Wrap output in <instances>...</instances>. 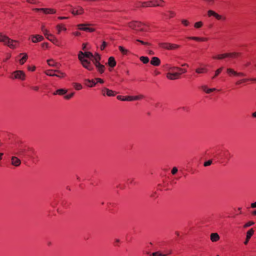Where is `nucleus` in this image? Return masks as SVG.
I'll return each instance as SVG.
<instances>
[{
	"mask_svg": "<svg viewBox=\"0 0 256 256\" xmlns=\"http://www.w3.org/2000/svg\"><path fill=\"white\" fill-rule=\"evenodd\" d=\"M78 58L82 66L88 71H93L94 66L100 74L106 70L105 66L100 62L101 56L98 53L93 54L90 52L80 51Z\"/></svg>",
	"mask_w": 256,
	"mask_h": 256,
	"instance_id": "nucleus-1",
	"label": "nucleus"
},
{
	"mask_svg": "<svg viewBox=\"0 0 256 256\" xmlns=\"http://www.w3.org/2000/svg\"><path fill=\"white\" fill-rule=\"evenodd\" d=\"M164 67L168 71L166 74V78L170 80L178 79L180 78L182 74L187 72V70L186 68L172 66L168 64H164Z\"/></svg>",
	"mask_w": 256,
	"mask_h": 256,
	"instance_id": "nucleus-2",
	"label": "nucleus"
},
{
	"mask_svg": "<svg viewBox=\"0 0 256 256\" xmlns=\"http://www.w3.org/2000/svg\"><path fill=\"white\" fill-rule=\"evenodd\" d=\"M129 28L136 31L146 32L148 26L144 23L138 21H132L128 23Z\"/></svg>",
	"mask_w": 256,
	"mask_h": 256,
	"instance_id": "nucleus-3",
	"label": "nucleus"
},
{
	"mask_svg": "<svg viewBox=\"0 0 256 256\" xmlns=\"http://www.w3.org/2000/svg\"><path fill=\"white\" fill-rule=\"evenodd\" d=\"M158 45L160 48L168 50H176L180 48L179 44L168 42H159Z\"/></svg>",
	"mask_w": 256,
	"mask_h": 256,
	"instance_id": "nucleus-4",
	"label": "nucleus"
},
{
	"mask_svg": "<svg viewBox=\"0 0 256 256\" xmlns=\"http://www.w3.org/2000/svg\"><path fill=\"white\" fill-rule=\"evenodd\" d=\"M26 75L24 72L21 70H18L12 72L10 78L12 80H24L26 79Z\"/></svg>",
	"mask_w": 256,
	"mask_h": 256,
	"instance_id": "nucleus-5",
	"label": "nucleus"
},
{
	"mask_svg": "<svg viewBox=\"0 0 256 256\" xmlns=\"http://www.w3.org/2000/svg\"><path fill=\"white\" fill-rule=\"evenodd\" d=\"M92 26V24H78L77 27L80 30L92 32H94L96 29L90 27Z\"/></svg>",
	"mask_w": 256,
	"mask_h": 256,
	"instance_id": "nucleus-6",
	"label": "nucleus"
},
{
	"mask_svg": "<svg viewBox=\"0 0 256 256\" xmlns=\"http://www.w3.org/2000/svg\"><path fill=\"white\" fill-rule=\"evenodd\" d=\"M19 44L20 42L18 40L10 39L8 36L4 44L10 48L15 49L19 46Z\"/></svg>",
	"mask_w": 256,
	"mask_h": 256,
	"instance_id": "nucleus-7",
	"label": "nucleus"
},
{
	"mask_svg": "<svg viewBox=\"0 0 256 256\" xmlns=\"http://www.w3.org/2000/svg\"><path fill=\"white\" fill-rule=\"evenodd\" d=\"M208 16L209 17L213 16L218 20H225L226 19V17L218 14L212 10H208Z\"/></svg>",
	"mask_w": 256,
	"mask_h": 256,
	"instance_id": "nucleus-8",
	"label": "nucleus"
},
{
	"mask_svg": "<svg viewBox=\"0 0 256 256\" xmlns=\"http://www.w3.org/2000/svg\"><path fill=\"white\" fill-rule=\"evenodd\" d=\"M71 13L74 16L82 15L84 13V9L81 6H77L73 8L71 10Z\"/></svg>",
	"mask_w": 256,
	"mask_h": 256,
	"instance_id": "nucleus-9",
	"label": "nucleus"
},
{
	"mask_svg": "<svg viewBox=\"0 0 256 256\" xmlns=\"http://www.w3.org/2000/svg\"><path fill=\"white\" fill-rule=\"evenodd\" d=\"M30 38L32 40V42L34 43L40 42L44 40V36L40 34L32 35Z\"/></svg>",
	"mask_w": 256,
	"mask_h": 256,
	"instance_id": "nucleus-10",
	"label": "nucleus"
},
{
	"mask_svg": "<svg viewBox=\"0 0 256 256\" xmlns=\"http://www.w3.org/2000/svg\"><path fill=\"white\" fill-rule=\"evenodd\" d=\"M102 92L103 96L106 95L108 96H114L116 94L114 91L106 88H102Z\"/></svg>",
	"mask_w": 256,
	"mask_h": 256,
	"instance_id": "nucleus-11",
	"label": "nucleus"
},
{
	"mask_svg": "<svg viewBox=\"0 0 256 256\" xmlns=\"http://www.w3.org/2000/svg\"><path fill=\"white\" fill-rule=\"evenodd\" d=\"M136 6L138 8L152 7L151 0L148 1V2H140L137 4Z\"/></svg>",
	"mask_w": 256,
	"mask_h": 256,
	"instance_id": "nucleus-12",
	"label": "nucleus"
},
{
	"mask_svg": "<svg viewBox=\"0 0 256 256\" xmlns=\"http://www.w3.org/2000/svg\"><path fill=\"white\" fill-rule=\"evenodd\" d=\"M56 34H60L62 32H66L67 29L63 24H58L56 26Z\"/></svg>",
	"mask_w": 256,
	"mask_h": 256,
	"instance_id": "nucleus-13",
	"label": "nucleus"
},
{
	"mask_svg": "<svg viewBox=\"0 0 256 256\" xmlns=\"http://www.w3.org/2000/svg\"><path fill=\"white\" fill-rule=\"evenodd\" d=\"M18 56L21 57L19 60V63L21 65L24 64L28 58V54L26 53H21L19 54Z\"/></svg>",
	"mask_w": 256,
	"mask_h": 256,
	"instance_id": "nucleus-14",
	"label": "nucleus"
},
{
	"mask_svg": "<svg viewBox=\"0 0 256 256\" xmlns=\"http://www.w3.org/2000/svg\"><path fill=\"white\" fill-rule=\"evenodd\" d=\"M84 84L87 86L92 88L96 85V82L95 78L93 80L86 79L84 80Z\"/></svg>",
	"mask_w": 256,
	"mask_h": 256,
	"instance_id": "nucleus-15",
	"label": "nucleus"
},
{
	"mask_svg": "<svg viewBox=\"0 0 256 256\" xmlns=\"http://www.w3.org/2000/svg\"><path fill=\"white\" fill-rule=\"evenodd\" d=\"M152 6H163L164 2L163 0H152Z\"/></svg>",
	"mask_w": 256,
	"mask_h": 256,
	"instance_id": "nucleus-16",
	"label": "nucleus"
},
{
	"mask_svg": "<svg viewBox=\"0 0 256 256\" xmlns=\"http://www.w3.org/2000/svg\"><path fill=\"white\" fill-rule=\"evenodd\" d=\"M11 164L15 166H18L20 164L21 161L17 157L12 156L11 158Z\"/></svg>",
	"mask_w": 256,
	"mask_h": 256,
	"instance_id": "nucleus-17",
	"label": "nucleus"
},
{
	"mask_svg": "<svg viewBox=\"0 0 256 256\" xmlns=\"http://www.w3.org/2000/svg\"><path fill=\"white\" fill-rule=\"evenodd\" d=\"M220 239V236L216 232L212 233L210 235V240L212 242H217Z\"/></svg>",
	"mask_w": 256,
	"mask_h": 256,
	"instance_id": "nucleus-18",
	"label": "nucleus"
},
{
	"mask_svg": "<svg viewBox=\"0 0 256 256\" xmlns=\"http://www.w3.org/2000/svg\"><path fill=\"white\" fill-rule=\"evenodd\" d=\"M42 12L46 14H52L56 12V10L54 8H43Z\"/></svg>",
	"mask_w": 256,
	"mask_h": 256,
	"instance_id": "nucleus-19",
	"label": "nucleus"
},
{
	"mask_svg": "<svg viewBox=\"0 0 256 256\" xmlns=\"http://www.w3.org/2000/svg\"><path fill=\"white\" fill-rule=\"evenodd\" d=\"M227 74L230 76H237V72L232 68H227L226 70Z\"/></svg>",
	"mask_w": 256,
	"mask_h": 256,
	"instance_id": "nucleus-20",
	"label": "nucleus"
},
{
	"mask_svg": "<svg viewBox=\"0 0 256 256\" xmlns=\"http://www.w3.org/2000/svg\"><path fill=\"white\" fill-rule=\"evenodd\" d=\"M227 54L228 58H238L241 55V54L238 52H227Z\"/></svg>",
	"mask_w": 256,
	"mask_h": 256,
	"instance_id": "nucleus-21",
	"label": "nucleus"
},
{
	"mask_svg": "<svg viewBox=\"0 0 256 256\" xmlns=\"http://www.w3.org/2000/svg\"><path fill=\"white\" fill-rule=\"evenodd\" d=\"M150 64L154 66H158L160 64V60L158 57H152L150 60Z\"/></svg>",
	"mask_w": 256,
	"mask_h": 256,
	"instance_id": "nucleus-22",
	"label": "nucleus"
},
{
	"mask_svg": "<svg viewBox=\"0 0 256 256\" xmlns=\"http://www.w3.org/2000/svg\"><path fill=\"white\" fill-rule=\"evenodd\" d=\"M227 56H228L227 53L218 54L216 56H213L212 58L214 59V60H221L224 59L226 58H228Z\"/></svg>",
	"mask_w": 256,
	"mask_h": 256,
	"instance_id": "nucleus-23",
	"label": "nucleus"
},
{
	"mask_svg": "<svg viewBox=\"0 0 256 256\" xmlns=\"http://www.w3.org/2000/svg\"><path fill=\"white\" fill-rule=\"evenodd\" d=\"M107 64L111 68H114L116 65V62L114 57L110 56L108 58Z\"/></svg>",
	"mask_w": 256,
	"mask_h": 256,
	"instance_id": "nucleus-24",
	"label": "nucleus"
},
{
	"mask_svg": "<svg viewBox=\"0 0 256 256\" xmlns=\"http://www.w3.org/2000/svg\"><path fill=\"white\" fill-rule=\"evenodd\" d=\"M202 89L206 94H210L216 90V88H208L206 86H202Z\"/></svg>",
	"mask_w": 256,
	"mask_h": 256,
	"instance_id": "nucleus-25",
	"label": "nucleus"
},
{
	"mask_svg": "<svg viewBox=\"0 0 256 256\" xmlns=\"http://www.w3.org/2000/svg\"><path fill=\"white\" fill-rule=\"evenodd\" d=\"M208 69L204 67L198 68L196 69V72L198 74H205L208 72Z\"/></svg>",
	"mask_w": 256,
	"mask_h": 256,
	"instance_id": "nucleus-26",
	"label": "nucleus"
},
{
	"mask_svg": "<svg viewBox=\"0 0 256 256\" xmlns=\"http://www.w3.org/2000/svg\"><path fill=\"white\" fill-rule=\"evenodd\" d=\"M117 98L122 101H132V96H118Z\"/></svg>",
	"mask_w": 256,
	"mask_h": 256,
	"instance_id": "nucleus-27",
	"label": "nucleus"
},
{
	"mask_svg": "<svg viewBox=\"0 0 256 256\" xmlns=\"http://www.w3.org/2000/svg\"><path fill=\"white\" fill-rule=\"evenodd\" d=\"M48 64L51 66L53 67H58V64L54 61L52 59H49L47 60Z\"/></svg>",
	"mask_w": 256,
	"mask_h": 256,
	"instance_id": "nucleus-28",
	"label": "nucleus"
},
{
	"mask_svg": "<svg viewBox=\"0 0 256 256\" xmlns=\"http://www.w3.org/2000/svg\"><path fill=\"white\" fill-rule=\"evenodd\" d=\"M54 72L58 73V74H56V76H57L60 78H63L66 76V74L65 73L59 70H55Z\"/></svg>",
	"mask_w": 256,
	"mask_h": 256,
	"instance_id": "nucleus-29",
	"label": "nucleus"
},
{
	"mask_svg": "<svg viewBox=\"0 0 256 256\" xmlns=\"http://www.w3.org/2000/svg\"><path fill=\"white\" fill-rule=\"evenodd\" d=\"M118 50L124 55H126L129 53V50L122 46H118Z\"/></svg>",
	"mask_w": 256,
	"mask_h": 256,
	"instance_id": "nucleus-30",
	"label": "nucleus"
},
{
	"mask_svg": "<svg viewBox=\"0 0 256 256\" xmlns=\"http://www.w3.org/2000/svg\"><path fill=\"white\" fill-rule=\"evenodd\" d=\"M254 230L253 228H250L249 230L247 232L246 234V238L247 239H250L251 237L252 236V235L254 234Z\"/></svg>",
	"mask_w": 256,
	"mask_h": 256,
	"instance_id": "nucleus-31",
	"label": "nucleus"
},
{
	"mask_svg": "<svg viewBox=\"0 0 256 256\" xmlns=\"http://www.w3.org/2000/svg\"><path fill=\"white\" fill-rule=\"evenodd\" d=\"M67 92V90L64 89H58L56 90L54 93V95L58 94V95H63L65 94Z\"/></svg>",
	"mask_w": 256,
	"mask_h": 256,
	"instance_id": "nucleus-32",
	"label": "nucleus"
},
{
	"mask_svg": "<svg viewBox=\"0 0 256 256\" xmlns=\"http://www.w3.org/2000/svg\"><path fill=\"white\" fill-rule=\"evenodd\" d=\"M44 72L46 74L50 76H56V74L54 73V70H45Z\"/></svg>",
	"mask_w": 256,
	"mask_h": 256,
	"instance_id": "nucleus-33",
	"label": "nucleus"
},
{
	"mask_svg": "<svg viewBox=\"0 0 256 256\" xmlns=\"http://www.w3.org/2000/svg\"><path fill=\"white\" fill-rule=\"evenodd\" d=\"M45 37L49 40L50 39V36H53V34L50 32V31L46 29L44 31L42 32Z\"/></svg>",
	"mask_w": 256,
	"mask_h": 256,
	"instance_id": "nucleus-34",
	"label": "nucleus"
},
{
	"mask_svg": "<svg viewBox=\"0 0 256 256\" xmlns=\"http://www.w3.org/2000/svg\"><path fill=\"white\" fill-rule=\"evenodd\" d=\"M249 80H252V78H243V79H240V80H237L236 82V85H240L244 82H246Z\"/></svg>",
	"mask_w": 256,
	"mask_h": 256,
	"instance_id": "nucleus-35",
	"label": "nucleus"
},
{
	"mask_svg": "<svg viewBox=\"0 0 256 256\" xmlns=\"http://www.w3.org/2000/svg\"><path fill=\"white\" fill-rule=\"evenodd\" d=\"M164 15L169 18H174L176 16V13L174 11L169 10L164 14Z\"/></svg>",
	"mask_w": 256,
	"mask_h": 256,
	"instance_id": "nucleus-36",
	"label": "nucleus"
},
{
	"mask_svg": "<svg viewBox=\"0 0 256 256\" xmlns=\"http://www.w3.org/2000/svg\"><path fill=\"white\" fill-rule=\"evenodd\" d=\"M72 84L73 87L77 90H80L82 88V85L80 83L74 82Z\"/></svg>",
	"mask_w": 256,
	"mask_h": 256,
	"instance_id": "nucleus-37",
	"label": "nucleus"
},
{
	"mask_svg": "<svg viewBox=\"0 0 256 256\" xmlns=\"http://www.w3.org/2000/svg\"><path fill=\"white\" fill-rule=\"evenodd\" d=\"M204 26V22L202 21H199L194 24V27L196 29L202 28Z\"/></svg>",
	"mask_w": 256,
	"mask_h": 256,
	"instance_id": "nucleus-38",
	"label": "nucleus"
},
{
	"mask_svg": "<svg viewBox=\"0 0 256 256\" xmlns=\"http://www.w3.org/2000/svg\"><path fill=\"white\" fill-rule=\"evenodd\" d=\"M193 40L198 42H206L208 40V38H206L194 36Z\"/></svg>",
	"mask_w": 256,
	"mask_h": 256,
	"instance_id": "nucleus-39",
	"label": "nucleus"
},
{
	"mask_svg": "<svg viewBox=\"0 0 256 256\" xmlns=\"http://www.w3.org/2000/svg\"><path fill=\"white\" fill-rule=\"evenodd\" d=\"M50 41L52 42L54 44L60 46V44L59 40L56 38H50L49 40Z\"/></svg>",
	"mask_w": 256,
	"mask_h": 256,
	"instance_id": "nucleus-40",
	"label": "nucleus"
},
{
	"mask_svg": "<svg viewBox=\"0 0 256 256\" xmlns=\"http://www.w3.org/2000/svg\"><path fill=\"white\" fill-rule=\"evenodd\" d=\"M171 253V252H170L169 254H170ZM168 254H162V253L159 252H153L151 254V255L152 256H166Z\"/></svg>",
	"mask_w": 256,
	"mask_h": 256,
	"instance_id": "nucleus-41",
	"label": "nucleus"
},
{
	"mask_svg": "<svg viewBox=\"0 0 256 256\" xmlns=\"http://www.w3.org/2000/svg\"><path fill=\"white\" fill-rule=\"evenodd\" d=\"M8 36L4 34L2 32L0 33V42H2L4 44Z\"/></svg>",
	"mask_w": 256,
	"mask_h": 256,
	"instance_id": "nucleus-42",
	"label": "nucleus"
},
{
	"mask_svg": "<svg viewBox=\"0 0 256 256\" xmlns=\"http://www.w3.org/2000/svg\"><path fill=\"white\" fill-rule=\"evenodd\" d=\"M141 62H142L144 64H147L149 62V58L146 56H140V58Z\"/></svg>",
	"mask_w": 256,
	"mask_h": 256,
	"instance_id": "nucleus-43",
	"label": "nucleus"
},
{
	"mask_svg": "<svg viewBox=\"0 0 256 256\" xmlns=\"http://www.w3.org/2000/svg\"><path fill=\"white\" fill-rule=\"evenodd\" d=\"M144 98V96L142 95H139L136 96H132V101L140 100Z\"/></svg>",
	"mask_w": 256,
	"mask_h": 256,
	"instance_id": "nucleus-44",
	"label": "nucleus"
},
{
	"mask_svg": "<svg viewBox=\"0 0 256 256\" xmlns=\"http://www.w3.org/2000/svg\"><path fill=\"white\" fill-rule=\"evenodd\" d=\"M181 22L185 26H188L190 24L189 21L186 19L182 20Z\"/></svg>",
	"mask_w": 256,
	"mask_h": 256,
	"instance_id": "nucleus-45",
	"label": "nucleus"
},
{
	"mask_svg": "<svg viewBox=\"0 0 256 256\" xmlns=\"http://www.w3.org/2000/svg\"><path fill=\"white\" fill-rule=\"evenodd\" d=\"M254 222H252V221H250L248 222H246V224H245L244 225V228H248L249 226H250L254 224Z\"/></svg>",
	"mask_w": 256,
	"mask_h": 256,
	"instance_id": "nucleus-46",
	"label": "nucleus"
},
{
	"mask_svg": "<svg viewBox=\"0 0 256 256\" xmlns=\"http://www.w3.org/2000/svg\"><path fill=\"white\" fill-rule=\"evenodd\" d=\"M27 2L33 4H36L40 2L38 0H27Z\"/></svg>",
	"mask_w": 256,
	"mask_h": 256,
	"instance_id": "nucleus-47",
	"label": "nucleus"
},
{
	"mask_svg": "<svg viewBox=\"0 0 256 256\" xmlns=\"http://www.w3.org/2000/svg\"><path fill=\"white\" fill-rule=\"evenodd\" d=\"M222 70H223V67H221V68H219L217 69L215 71V73H214V74H216V76H218L221 73Z\"/></svg>",
	"mask_w": 256,
	"mask_h": 256,
	"instance_id": "nucleus-48",
	"label": "nucleus"
},
{
	"mask_svg": "<svg viewBox=\"0 0 256 256\" xmlns=\"http://www.w3.org/2000/svg\"><path fill=\"white\" fill-rule=\"evenodd\" d=\"M108 44L106 42L104 41L100 46V48L101 50H104L106 46Z\"/></svg>",
	"mask_w": 256,
	"mask_h": 256,
	"instance_id": "nucleus-49",
	"label": "nucleus"
},
{
	"mask_svg": "<svg viewBox=\"0 0 256 256\" xmlns=\"http://www.w3.org/2000/svg\"><path fill=\"white\" fill-rule=\"evenodd\" d=\"M42 48L44 49H46L48 48V42H44L41 44Z\"/></svg>",
	"mask_w": 256,
	"mask_h": 256,
	"instance_id": "nucleus-50",
	"label": "nucleus"
},
{
	"mask_svg": "<svg viewBox=\"0 0 256 256\" xmlns=\"http://www.w3.org/2000/svg\"><path fill=\"white\" fill-rule=\"evenodd\" d=\"M95 80H96V84L98 82H99L100 84H103L104 82V80L100 78H96Z\"/></svg>",
	"mask_w": 256,
	"mask_h": 256,
	"instance_id": "nucleus-51",
	"label": "nucleus"
},
{
	"mask_svg": "<svg viewBox=\"0 0 256 256\" xmlns=\"http://www.w3.org/2000/svg\"><path fill=\"white\" fill-rule=\"evenodd\" d=\"M74 94V93H71L70 94H68V95H66L65 96H64V98L66 100H68V99H70V98H72Z\"/></svg>",
	"mask_w": 256,
	"mask_h": 256,
	"instance_id": "nucleus-52",
	"label": "nucleus"
},
{
	"mask_svg": "<svg viewBox=\"0 0 256 256\" xmlns=\"http://www.w3.org/2000/svg\"><path fill=\"white\" fill-rule=\"evenodd\" d=\"M178 168L176 167H174L172 170V174L174 175L178 172Z\"/></svg>",
	"mask_w": 256,
	"mask_h": 256,
	"instance_id": "nucleus-53",
	"label": "nucleus"
},
{
	"mask_svg": "<svg viewBox=\"0 0 256 256\" xmlns=\"http://www.w3.org/2000/svg\"><path fill=\"white\" fill-rule=\"evenodd\" d=\"M36 66H28V70L34 72L36 70Z\"/></svg>",
	"mask_w": 256,
	"mask_h": 256,
	"instance_id": "nucleus-54",
	"label": "nucleus"
},
{
	"mask_svg": "<svg viewBox=\"0 0 256 256\" xmlns=\"http://www.w3.org/2000/svg\"><path fill=\"white\" fill-rule=\"evenodd\" d=\"M208 5L212 6L214 4V0H204Z\"/></svg>",
	"mask_w": 256,
	"mask_h": 256,
	"instance_id": "nucleus-55",
	"label": "nucleus"
},
{
	"mask_svg": "<svg viewBox=\"0 0 256 256\" xmlns=\"http://www.w3.org/2000/svg\"><path fill=\"white\" fill-rule=\"evenodd\" d=\"M212 161L211 160H208L204 163V166H210L212 164Z\"/></svg>",
	"mask_w": 256,
	"mask_h": 256,
	"instance_id": "nucleus-56",
	"label": "nucleus"
},
{
	"mask_svg": "<svg viewBox=\"0 0 256 256\" xmlns=\"http://www.w3.org/2000/svg\"><path fill=\"white\" fill-rule=\"evenodd\" d=\"M138 42H140L142 44H144V45H150V43L148 42H144V41H142L141 40H136Z\"/></svg>",
	"mask_w": 256,
	"mask_h": 256,
	"instance_id": "nucleus-57",
	"label": "nucleus"
},
{
	"mask_svg": "<svg viewBox=\"0 0 256 256\" xmlns=\"http://www.w3.org/2000/svg\"><path fill=\"white\" fill-rule=\"evenodd\" d=\"M32 10L34 12H42L43 8H34Z\"/></svg>",
	"mask_w": 256,
	"mask_h": 256,
	"instance_id": "nucleus-58",
	"label": "nucleus"
},
{
	"mask_svg": "<svg viewBox=\"0 0 256 256\" xmlns=\"http://www.w3.org/2000/svg\"><path fill=\"white\" fill-rule=\"evenodd\" d=\"M245 74L242 72H237V76H244Z\"/></svg>",
	"mask_w": 256,
	"mask_h": 256,
	"instance_id": "nucleus-59",
	"label": "nucleus"
},
{
	"mask_svg": "<svg viewBox=\"0 0 256 256\" xmlns=\"http://www.w3.org/2000/svg\"><path fill=\"white\" fill-rule=\"evenodd\" d=\"M72 34L74 36H80V33L79 32H74L72 33Z\"/></svg>",
	"mask_w": 256,
	"mask_h": 256,
	"instance_id": "nucleus-60",
	"label": "nucleus"
},
{
	"mask_svg": "<svg viewBox=\"0 0 256 256\" xmlns=\"http://www.w3.org/2000/svg\"><path fill=\"white\" fill-rule=\"evenodd\" d=\"M47 28H46L45 25L44 24H42V26H41V28H40V30H41V31L42 32L46 30Z\"/></svg>",
	"mask_w": 256,
	"mask_h": 256,
	"instance_id": "nucleus-61",
	"label": "nucleus"
},
{
	"mask_svg": "<svg viewBox=\"0 0 256 256\" xmlns=\"http://www.w3.org/2000/svg\"><path fill=\"white\" fill-rule=\"evenodd\" d=\"M68 17H66V16H58V18L60 20H66V19H68Z\"/></svg>",
	"mask_w": 256,
	"mask_h": 256,
	"instance_id": "nucleus-62",
	"label": "nucleus"
},
{
	"mask_svg": "<svg viewBox=\"0 0 256 256\" xmlns=\"http://www.w3.org/2000/svg\"><path fill=\"white\" fill-rule=\"evenodd\" d=\"M251 207L252 208H256V202L252 203L251 204Z\"/></svg>",
	"mask_w": 256,
	"mask_h": 256,
	"instance_id": "nucleus-63",
	"label": "nucleus"
},
{
	"mask_svg": "<svg viewBox=\"0 0 256 256\" xmlns=\"http://www.w3.org/2000/svg\"><path fill=\"white\" fill-rule=\"evenodd\" d=\"M252 116L253 118H256V112H252Z\"/></svg>",
	"mask_w": 256,
	"mask_h": 256,
	"instance_id": "nucleus-64",
	"label": "nucleus"
}]
</instances>
